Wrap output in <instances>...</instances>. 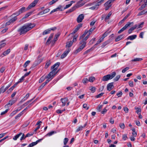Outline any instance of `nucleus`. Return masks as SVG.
Returning <instances> with one entry per match:
<instances>
[{"label":"nucleus","mask_w":147,"mask_h":147,"mask_svg":"<svg viewBox=\"0 0 147 147\" xmlns=\"http://www.w3.org/2000/svg\"><path fill=\"white\" fill-rule=\"evenodd\" d=\"M51 62L50 60L49 61H47L46 64L45 66V68L46 69H47L48 67L51 65Z\"/></svg>","instance_id":"obj_33"},{"label":"nucleus","mask_w":147,"mask_h":147,"mask_svg":"<svg viewBox=\"0 0 147 147\" xmlns=\"http://www.w3.org/2000/svg\"><path fill=\"white\" fill-rule=\"evenodd\" d=\"M108 43L107 41H105V42H103L102 43V45L101 47L102 48H103L105 47L108 44Z\"/></svg>","instance_id":"obj_58"},{"label":"nucleus","mask_w":147,"mask_h":147,"mask_svg":"<svg viewBox=\"0 0 147 147\" xmlns=\"http://www.w3.org/2000/svg\"><path fill=\"white\" fill-rule=\"evenodd\" d=\"M53 34H51L50 36H49V38H48L46 42V44L47 45H49L50 42H51V39L53 38Z\"/></svg>","instance_id":"obj_19"},{"label":"nucleus","mask_w":147,"mask_h":147,"mask_svg":"<svg viewBox=\"0 0 147 147\" xmlns=\"http://www.w3.org/2000/svg\"><path fill=\"white\" fill-rule=\"evenodd\" d=\"M82 0H80L79 1L78 3V4L80 7H81L83 5L86 3L85 2V1H84V2H82Z\"/></svg>","instance_id":"obj_32"},{"label":"nucleus","mask_w":147,"mask_h":147,"mask_svg":"<svg viewBox=\"0 0 147 147\" xmlns=\"http://www.w3.org/2000/svg\"><path fill=\"white\" fill-rule=\"evenodd\" d=\"M129 84L130 86L133 87L134 86L133 82L131 81H130L129 82Z\"/></svg>","instance_id":"obj_64"},{"label":"nucleus","mask_w":147,"mask_h":147,"mask_svg":"<svg viewBox=\"0 0 147 147\" xmlns=\"http://www.w3.org/2000/svg\"><path fill=\"white\" fill-rule=\"evenodd\" d=\"M103 107L102 105H99L97 108V110L98 111H100V110Z\"/></svg>","instance_id":"obj_62"},{"label":"nucleus","mask_w":147,"mask_h":147,"mask_svg":"<svg viewBox=\"0 0 147 147\" xmlns=\"http://www.w3.org/2000/svg\"><path fill=\"white\" fill-rule=\"evenodd\" d=\"M23 114V113L21 112L15 117V119H17L18 118L20 117Z\"/></svg>","instance_id":"obj_48"},{"label":"nucleus","mask_w":147,"mask_h":147,"mask_svg":"<svg viewBox=\"0 0 147 147\" xmlns=\"http://www.w3.org/2000/svg\"><path fill=\"white\" fill-rule=\"evenodd\" d=\"M129 69V67H127L123 69L122 70V72L123 73H124L126 71L128 70Z\"/></svg>","instance_id":"obj_55"},{"label":"nucleus","mask_w":147,"mask_h":147,"mask_svg":"<svg viewBox=\"0 0 147 147\" xmlns=\"http://www.w3.org/2000/svg\"><path fill=\"white\" fill-rule=\"evenodd\" d=\"M31 104H30L28 106H27L23 111H22V113H24V112L26 111L31 106Z\"/></svg>","instance_id":"obj_61"},{"label":"nucleus","mask_w":147,"mask_h":147,"mask_svg":"<svg viewBox=\"0 0 147 147\" xmlns=\"http://www.w3.org/2000/svg\"><path fill=\"white\" fill-rule=\"evenodd\" d=\"M105 0H98L96 5L98 7L99 6L101 5V4L104 2Z\"/></svg>","instance_id":"obj_29"},{"label":"nucleus","mask_w":147,"mask_h":147,"mask_svg":"<svg viewBox=\"0 0 147 147\" xmlns=\"http://www.w3.org/2000/svg\"><path fill=\"white\" fill-rule=\"evenodd\" d=\"M32 12H28L27 14H26L24 16L23 18H26L30 16L32 13Z\"/></svg>","instance_id":"obj_41"},{"label":"nucleus","mask_w":147,"mask_h":147,"mask_svg":"<svg viewBox=\"0 0 147 147\" xmlns=\"http://www.w3.org/2000/svg\"><path fill=\"white\" fill-rule=\"evenodd\" d=\"M98 7L96 5L91 7H90L89 9L92 10H96L98 9Z\"/></svg>","instance_id":"obj_38"},{"label":"nucleus","mask_w":147,"mask_h":147,"mask_svg":"<svg viewBox=\"0 0 147 147\" xmlns=\"http://www.w3.org/2000/svg\"><path fill=\"white\" fill-rule=\"evenodd\" d=\"M61 100L63 103L62 106L63 107L65 105L66 102L68 101V98L67 97L65 98H61Z\"/></svg>","instance_id":"obj_14"},{"label":"nucleus","mask_w":147,"mask_h":147,"mask_svg":"<svg viewBox=\"0 0 147 147\" xmlns=\"http://www.w3.org/2000/svg\"><path fill=\"white\" fill-rule=\"evenodd\" d=\"M58 0H52L49 3V4L50 5H51L55 3Z\"/></svg>","instance_id":"obj_43"},{"label":"nucleus","mask_w":147,"mask_h":147,"mask_svg":"<svg viewBox=\"0 0 147 147\" xmlns=\"http://www.w3.org/2000/svg\"><path fill=\"white\" fill-rule=\"evenodd\" d=\"M78 37V35L77 34H76L74 36L72 41L73 42L76 41V39Z\"/></svg>","instance_id":"obj_56"},{"label":"nucleus","mask_w":147,"mask_h":147,"mask_svg":"<svg viewBox=\"0 0 147 147\" xmlns=\"http://www.w3.org/2000/svg\"><path fill=\"white\" fill-rule=\"evenodd\" d=\"M22 134V133H20V134H17L13 138V139L15 140H16Z\"/></svg>","instance_id":"obj_31"},{"label":"nucleus","mask_w":147,"mask_h":147,"mask_svg":"<svg viewBox=\"0 0 147 147\" xmlns=\"http://www.w3.org/2000/svg\"><path fill=\"white\" fill-rule=\"evenodd\" d=\"M112 14V13L111 12H110L108 14H107L106 17L105 18V21H107L108 20H109Z\"/></svg>","instance_id":"obj_27"},{"label":"nucleus","mask_w":147,"mask_h":147,"mask_svg":"<svg viewBox=\"0 0 147 147\" xmlns=\"http://www.w3.org/2000/svg\"><path fill=\"white\" fill-rule=\"evenodd\" d=\"M143 59H142L141 58H136L134 59H133L132 60V61H139L142 60Z\"/></svg>","instance_id":"obj_37"},{"label":"nucleus","mask_w":147,"mask_h":147,"mask_svg":"<svg viewBox=\"0 0 147 147\" xmlns=\"http://www.w3.org/2000/svg\"><path fill=\"white\" fill-rule=\"evenodd\" d=\"M16 100H10L9 101V102L6 105H5V108H7L9 107H10L11 106L14 104L16 102Z\"/></svg>","instance_id":"obj_9"},{"label":"nucleus","mask_w":147,"mask_h":147,"mask_svg":"<svg viewBox=\"0 0 147 147\" xmlns=\"http://www.w3.org/2000/svg\"><path fill=\"white\" fill-rule=\"evenodd\" d=\"M147 13V10L146 9H144L140 12H139L138 14V16H140L143 15L145 13Z\"/></svg>","instance_id":"obj_26"},{"label":"nucleus","mask_w":147,"mask_h":147,"mask_svg":"<svg viewBox=\"0 0 147 147\" xmlns=\"http://www.w3.org/2000/svg\"><path fill=\"white\" fill-rule=\"evenodd\" d=\"M140 3L141 4H143L146 6L147 5V0H142Z\"/></svg>","instance_id":"obj_36"},{"label":"nucleus","mask_w":147,"mask_h":147,"mask_svg":"<svg viewBox=\"0 0 147 147\" xmlns=\"http://www.w3.org/2000/svg\"><path fill=\"white\" fill-rule=\"evenodd\" d=\"M70 51V49H68L66 50L61 55V58L62 59L64 58L67 55Z\"/></svg>","instance_id":"obj_11"},{"label":"nucleus","mask_w":147,"mask_h":147,"mask_svg":"<svg viewBox=\"0 0 147 147\" xmlns=\"http://www.w3.org/2000/svg\"><path fill=\"white\" fill-rule=\"evenodd\" d=\"M127 138V137L126 134H123V138L122 139L124 140H126Z\"/></svg>","instance_id":"obj_53"},{"label":"nucleus","mask_w":147,"mask_h":147,"mask_svg":"<svg viewBox=\"0 0 147 147\" xmlns=\"http://www.w3.org/2000/svg\"><path fill=\"white\" fill-rule=\"evenodd\" d=\"M17 113L16 110L14 111L11 113L9 115V116L11 117H13L14 115Z\"/></svg>","instance_id":"obj_49"},{"label":"nucleus","mask_w":147,"mask_h":147,"mask_svg":"<svg viewBox=\"0 0 147 147\" xmlns=\"http://www.w3.org/2000/svg\"><path fill=\"white\" fill-rule=\"evenodd\" d=\"M60 64V63L59 62H57L51 67V69H55L57 70Z\"/></svg>","instance_id":"obj_22"},{"label":"nucleus","mask_w":147,"mask_h":147,"mask_svg":"<svg viewBox=\"0 0 147 147\" xmlns=\"http://www.w3.org/2000/svg\"><path fill=\"white\" fill-rule=\"evenodd\" d=\"M87 37L80 41L79 44L81 45L75 51V53L77 54L78 53L81 51L83 48L86 46V40Z\"/></svg>","instance_id":"obj_2"},{"label":"nucleus","mask_w":147,"mask_h":147,"mask_svg":"<svg viewBox=\"0 0 147 147\" xmlns=\"http://www.w3.org/2000/svg\"><path fill=\"white\" fill-rule=\"evenodd\" d=\"M60 34L59 33H57V34H55L54 38L52 42L53 44H54L57 41L58 38L60 36Z\"/></svg>","instance_id":"obj_15"},{"label":"nucleus","mask_w":147,"mask_h":147,"mask_svg":"<svg viewBox=\"0 0 147 147\" xmlns=\"http://www.w3.org/2000/svg\"><path fill=\"white\" fill-rule=\"evenodd\" d=\"M135 109L136 110L137 113L138 115L140 114L141 112V109L138 108H135Z\"/></svg>","instance_id":"obj_44"},{"label":"nucleus","mask_w":147,"mask_h":147,"mask_svg":"<svg viewBox=\"0 0 147 147\" xmlns=\"http://www.w3.org/2000/svg\"><path fill=\"white\" fill-rule=\"evenodd\" d=\"M116 74V73L115 72H113L111 74L105 75L102 77L101 79L102 81H107L111 79L115 76Z\"/></svg>","instance_id":"obj_3"},{"label":"nucleus","mask_w":147,"mask_h":147,"mask_svg":"<svg viewBox=\"0 0 147 147\" xmlns=\"http://www.w3.org/2000/svg\"><path fill=\"white\" fill-rule=\"evenodd\" d=\"M45 85H46V84H45V83H42V85L41 86H40L39 87L38 90H41L42 88H43L44 87V86H45Z\"/></svg>","instance_id":"obj_52"},{"label":"nucleus","mask_w":147,"mask_h":147,"mask_svg":"<svg viewBox=\"0 0 147 147\" xmlns=\"http://www.w3.org/2000/svg\"><path fill=\"white\" fill-rule=\"evenodd\" d=\"M11 84H9L5 88H4V86H2V87L1 88H0V94L1 92L2 93H3L4 92H5L11 86Z\"/></svg>","instance_id":"obj_7"},{"label":"nucleus","mask_w":147,"mask_h":147,"mask_svg":"<svg viewBox=\"0 0 147 147\" xmlns=\"http://www.w3.org/2000/svg\"><path fill=\"white\" fill-rule=\"evenodd\" d=\"M55 76V74H53L52 72L51 71L48 74V76L45 77V78L49 79L51 78V79H52Z\"/></svg>","instance_id":"obj_13"},{"label":"nucleus","mask_w":147,"mask_h":147,"mask_svg":"<svg viewBox=\"0 0 147 147\" xmlns=\"http://www.w3.org/2000/svg\"><path fill=\"white\" fill-rule=\"evenodd\" d=\"M42 140V139L41 140H38L35 142H32L29 144V145L28 146V147H31L36 145L41 140Z\"/></svg>","instance_id":"obj_17"},{"label":"nucleus","mask_w":147,"mask_h":147,"mask_svg":"<svg viewBox=\"0 0 147 147\" xmlns=\"http://www.w3.org/2000/svg\"><path fill=\"white\" fill-rule=\"evenodd\" d=\"M138 26L137 25H135L134 26L131 27L128 30V33L130 34L132 33V31L135 29Z\"/></svg>","instance_id":"obj_20"},{"label":"nucleus","mask_w":147,"mask_h":147,"mask_svg":"<svg viewBox=\"0 0 147 147\" xmlns=\"http://www.w3.org/2000/svg\"><path fill=\"white\" fill-rule=\"evenodd\" d=\"M89 88L90 90L92 92L94 93L95 91L96 88L94 87L90 86Z\"/></svg>","instance_id":"obj_34"},{"label":"nucleus","mask_w":147,"mask_h":147,"mask_svg":"<svg viewBox=\"0 0 147 147\" xmlns=\"http://www.w3.org/2000/svg\"><path fill=\"white\" fill-rule=\"evenodd\" d=\"M95 28L94 27H92L89 29L88 31V34L85 37L86 38L87 37V40L89 38L90 34H91L92 33V31H94V30L95 29Z\"/></svg>","instance_id":"obj_16"},{"label":"nucleus","mask_w":147,"mask_h":147,"mask_svg":"<svg viewBox=\"0 0 147 147\" xmlns=\"http://www.w3.org/2000/svg\"><path fill=\"white\" fill-rule=\"evenodd\" d=\"M68 139L67 138H65L63 140V143L64 145H66L68 141Z\"/></svg>","instance_id":"obj_50"},{"label":"nucleus","mask_w":147,"mask_h":147,"mask_svg":"<svg viewBox=\"0 0 147 147\" xmlns=\"http://www.w3.org/2000/svg\"><path fill=\"white\" fill-rule=\"evenodd\" d=\"M35 26V25L34 24L31 23L27 24L20 28L18 30V31L20 32V35L25 34L31 29Z\"/></svg>","instance_id":"obj_1"},{"label":"nucleus","mask_w":147,"mask_h":147,"mask_svg":"<svg viewBox=\"0 0 147 147\" xmlns=\"http://www.w3.org/2000/svg\"><path fill=\"white\" fill-rule=\"evenodd\" d=\"M17 19V17L16 16L14 17V18L10 20L9 21L7 22L6 23L5 25H9L13 23L14 22L16 21Z\"/></svg>","instance_id":"obj_8"},{"label":"nucleus","mask_w":147,"mask_h":147,"mask_svg":"<svg viewBox=\"0 0 147 147\" xmlns=\"http://www.w3.org/2000/svg\"><path fill=\"white\" fill-rule=\"evenodd\" d=\"M27 10L26 9V8L25 7H23L20 8L19 10V11L21 14Z\"/></svg>","instance_id":"obj_28"},{"label":"nucleus","mask_w":147,"mask_h":147,"mask_svg":"<svg viewBox=\"0 0 147 147\" xmlns=\"http://www.w3.org/2000/svg\"><path fill=\"white\" fill-rule=\"evenodd\" d=\"M133 24V22H128L120 30H119L118 32V33L120 34L124 30H125L127 27L129 26H130L131 24Z\"/></svg>","instance_id":"obj_4"},{"label":"nucleus","mask_w":147,"mask_h":147,"mask_svg":"<svg viewBox=\"0 0 147 147\" xmlns=\"http://www.w3.org/2000/svg\"><path fill=\"white\" fill-rule=\"evenodd\" d=\"M114 86L113 84V83H110L107 85V90H108L110 91L114 88Z\"/></svg>","instance_id":"obj_12"},{"label":"nucleus","mask_w":147,"mask_h":147,"mask_svg":"<svg viewBox=\"0 0 147 147\" xmlns=\"http://www.w3.org/2000/svg\"><path fill=\"white\" fill-rule=\"evenodd\" d=\"M84 16L83 14L79 15L77 18V21L78 23H80L84 19Z\"/></svg>","instance_id":"obj_10"},{"label":"nucleus","mask_w":147,"mask_h":147,"mask_svg":"<svg viewBox=\"0 0 147 147\" xmlns=\"http://www.w3.org/2000/svg\"><path fill=\"white\" fill-rule=\"evenodd\" d=\"M56 132L54 131H52L48 133L46 135V136H50L53 134H54Z\"/></svg>","instance_id":"obj_47"},{"label":"nucleus","mask_w":147,"mask_h":147,"mask_svg":"<svg viewBox=\"0 0 147 147\" xmlns=\"http://www.w3.org/2000/svg\"><path fill=\"white\" fill-rule=\"evenodd\" d=\"M127 19V18L125 17L119 23V24H121L124 22Z\"/></svg>","instance_id":"obj_63"},{"label":"nucleus","mask_w":147,"mask_h":147,"mask_svg":"<svg viewBox=\"0 0 147 147\" xmlns=\"http://www.w3.org/2000/svg\"><path fill=\"white\" fill-rule=\"evenodd\" d=\"M30 61H27L23 65V67H26L28 65V64L30 63Z\"/></svg>","instance_id":"obj_45"},{"label":"nucleus","mask_w":147,"mask_h":147,"mask_svg":"<svg viewBox=\"0 0 147 147\" xmlns=\"http://www.w3.org/2000/svg\"><path fill=\"white\" fill-rule=\"evenodd\" d=\"M107 111V109L105 108H104L103 110L101 112V113L102 114H104L106 113Z\"/></svg>","instance_id":"obj_60"},{"label":"nucleus","mask_w":147,"mask_h":147,"mask_svg":"<svg viewBox=\"0 0 147 147\" xmlns=\"http://www.w3.org/2000/svg\"><path fill=\"white\" fill-rule=\"evenodd\" d=\"M87 123H86L84 126L81 125L79 127H78V128L76 130V132H78L80 131H81L82 130L83 128H84L87 125Z\"/></svg>","instance_id":"obj_18"},{"label":"nucleus","mask_w":147,"mask_h":147,"mask_svg":"<svg viewBox=\"0 0 147 147\" xmlns=\"http://www.w3.org/2000/svg\"><path fill=\"white\" fill-rule=\"evenodd\" d=\"M137 37V35L135 34L129 36L127 38V40L129 39L131 40H133Z\"/></svg>","instance_id":"obj_21"},{"label":"nucleus","mask_w":147,"mask_h":147,"mask_svg":"<svg viewBox=\"0 0 147 147\" xmlns=\"http://www.w3.org/2000/svg\"><path fill=\"white\" fill-rule=\"evenodd\" d=\"M57 29V28L55 27H54L45 30L43 32L42 34L43 35H45L49 33L51 31V30L54 31Z\"/></svg>","instance_id":"obj_5"},{"label":"nucleus","mask_w":147,"mask_h":147,"mask_svg":"<svg viewBox=\"0 0 147 147\" xmlns=\"http://www.w3.org/2000/svg\"><path fill=\"white\" fill-rule=\"evenodd\" d=\"M38 1L39 0H34L28 6L26 9L28 10L34 7Z\"/></svg>","instance_id":"obj_6"},{"label":"nucleus","mask_w":147,"mask_h":147,"mask_svg":"<svg viewBox=\"0 0 147 147\" xmlns=\"http://www.w3.org/2000/svg\"><path fill=\"white\" fill-rule=\"evenodd\" d=\"M88 80L86 78H84L82 80V82L84 84H86L88 83Z\"/></svg>","instance_id":"obj_40"},{"label":"nucleus","mask_w":147,"mask_h":147,"mask_svg":"<svg viewBox=\"0 0 147 147\" xmlns=\"http://www.w3.org/2000/svg\"><path fill=\"white\" fill-rule=\"evenodd\" d=\"M109 33V32L107 31L106 32L102 34L101 38L104 39V38L106 37Z\"/></svg>","instance_id":"obj_35"},{"label":"nucleus","mask_w":147,"mask_h":147,"mask_svg":"<svg viewBox=\"0 0 147 147\" xmlns=\"http://www.w3.org/2000/svg\"><path fill=\"white\" fill-rule=\"evenodd\" d=\"M88 33V31L86 30L84 32V33L80 37L79 40L80 41L82 40L83 39H84L85 38H84L86 35Z\"/></svg>","instance_id":"obj_23"},{"label":"nucleus","mask_w":147,"mask_h":147,"mask_svg":"<svg viewBox=\"0 0 147 147\" xmlns=\"http://www.w3.org/2000/svg\"><path fill=\"white\" fill-rule=\"evenodd\" d=\"M123 38V35L121 34L118 36L115 39V41L116 42L118 41L121 40Z\"/></svg>","instance_id":"obj_25"},{"label":"nucleus","mask_w":147,"mask_h":147,"mask_svg":"<svg viewBox=\"0 0 147 147\" xmlns=\"http://www.w3.org/2000/svg\"><path fill=\"white\" fill-rule=\"evenodd\" d=\"M24 78L25 77H24V76H23L21 78H20L19 80L18 81V82L19 83H20V82H22L24 80Z\"/></svg>","instance_id":"obj_59"},{"label":"nucleus","mask_w":147,"mask_h":147,"mask_svg":"<svg viewBox=\"0 0 147 147\" xmlns=\"http://www.w3.org/2000/svg\"><path fill=\"white\" fill-rule=\"evenodd\" d=\"M45 78L43 77H42L40 78L39 80V82L40 83L42 82L45 80Z\"/></svg>","instance_id":"obj_57"},{"label":"nucleus","mask_w":147,"mask_h":147,"mask_svg":"<svg viewBox=\"0 0 147 147\" xmlns=\"http://www.w3.org/2000/svg\"><path fill=\"white\" fill-rule=\"evenodd\" d=\"M95 79V77H91L89 78V79L88 80L90 82H93Z\"/></svg>","instance_id":"obj_46"},{"label":"nucleus","mask_w":147,"mask_h":147,"mask_svg":"<svg viewBox=\"0 0 147 147\" xmlns=\"http://www.w3.org/2000/svg\"><path fill=\"white\" fill-rule=\"evenodd\" d=\"M83 107L85 109L87 110H88L89 108L87 106V104L86 103L83 104Z\"/></svg>","instance_id":"obj_54"},{"label":"nucleus","mask_w":147,"mask_h":147,"mask_svg":"<svg viewBox=\"0 0 147 147\" xmlns=\"http://www.w3.org/2000/svg\"><path fill=\"white\" fill-rule=\"evenodd\" d=\"M73 43L72 41H70L69 42H68L66 44V47H71Z\"/></svg>","instance_id":"obj_39"},{"label":"nucleus","mask_w":147,"mask_h":147,"mask_svg":"<svg viewBox=\"0 0 147 147\" xmlns=\"http://www.w3.org/2000/svg\"><path fill=\"white\" fill-rule=\"evenodd\" d=\"M10 52V49H8L6 51L3 52L2 54L1 55V56L3 57L4 56H5L8 54Z\"/></svg>","instance_id":"obj_24"},{"label":"nucleus","mask_w":147,"mask_h":147,"mask_svg":"<svg viewBox=\"0 0 147 147\" xmlns=\"http://www.w3.org/2000/svg\"><path fill=\"white\" fill-rule=\"evenodd\" d=\"M76 8V6H74L72 7L71 8L69 9L68 11H67L66 12V13H69L72 12V11H74V10H75V9Z\"/></svg>","instance_id":"obj_30"},{"label":"nucleus","mask_w":147,"mask_h":147,"mask_svg":"<svg viewBox=\"0 0 147 147\" xmlns=\"http://www.w3.org/2000/svg\"><path fill=\"white\" fill-rule=\"evenodd\" d=\"M120 77V75H117L114 78V80L115 81H118L119 78Z\"/></svg>","instance_id":"obj_51"},{"label":"nucleus","mask_w":147,"mask_h":147,"mask_svg":"<svg viewBox=\"0 0 147 147\" xmlns=\"http://www.w3.org/2000/svg\"><path fill=\"white\" fill-rule=\"evenodd\" d=\"M142 5L139 8L138 10H141L144 8L146 6H145V5H143V4H141L140 3L139 4V5Z\"/></svg>","instance_id":"obj_42"}]
</instances>
